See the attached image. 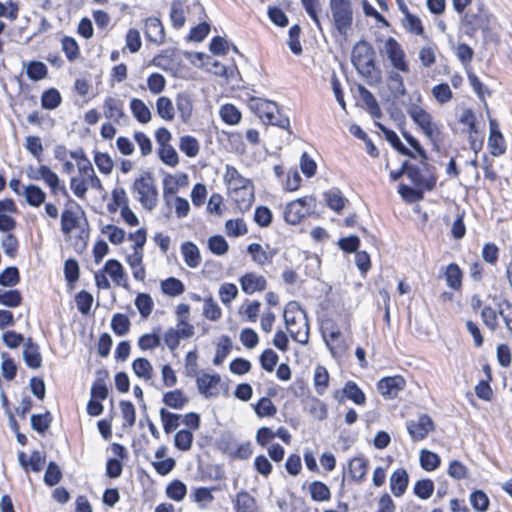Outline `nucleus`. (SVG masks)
<instances>
[{"instance_id":"obj_46","label":"nucleus","mask_w":512,"mask_h":512,"mask_svg":"<svg viewBox=\"0 0 512 512\" xmlns=\"http://www.w3.org/2000/svg\"><path fill=\"white\" fill-rule=\"evenodd\" d=\"M329 383V374L325 367L317 366L314 373V385L316 392L322 395Z\"/></svg>"},{"instance_id":"obj_39","label":"nucleus","mask_w":512,"mask_h":512,"mask_svg":"<svg viewBox=\"0 0 512 512\" xmlns=\"http://www.w3.org/2000/svg\"><path fill=\"white\" fill-rule=\"evenodd\" d=\"M130 320L125 314L117 313L111 320V328L118 336L126 335L130 330Z\"/></svg>"},{"instance_id":"obj_55","label":"nucleus","mask_w":512,"mask_h":512,"mask_svg":"<svg viewBox=\"0 0 512 512\" xmlns=\"http://www.w3.org/2000/svg\"><path fill=\"white\" fill-rule=\"evenodd\" d=\"M101 232L107 234L109 241L115 245L121 244L125 239V231L111 224L103 226Z\"/></svg>"},{"instance_id":"obj_50","label":"nucleus","mask_w":512,"mask_h":512,"mask_svg":"<svg viewBox=\"0 0 512 512\" xmlns=\"http://www.w3.org/2000/svg\"><path fill=\"white\" fill-rule=\"evenodd\" d=\"M179 148L188 157H195L199 153V143L191 136L181 137Z\"/></svg>"},{"instance_id":"obj_44","label":"nucleus","mask_w":512,"mask_h":512,"mask_svg":"<svg viewBox=\"0 0 512 512\" xmlns=\"http://www.w3.org/2000/svg\"><path fill=\"white\" fill-rule=\"evenodd\" d=\"M22 296L18 290H1L0 289V305L10 308L17 307L21 304Z\"/></svg>"},{"instance_id":"obj_24","label":"nucleus","mask_w":512,"mask_h":512,"mask_svg":"<svg viewBox=\"0 0 512 512\" xmlns=\"http://www.w3.org/2000/svg\"><path fill=\"white\" fill-rule=\"evenodd\" d=\"M376 125L378 126V128L384 133L385 135V138L388 142H390V144L398 151L400 152L401 154L403 155H406L408 157H411V158H414V154L409 150L407 149L403 143L400 141L399 137L397 136V134L386 128L384 125H382L381 123H376Z\"/></svg>"},{"instance_id":"obj_64","label":"nucleus","mask_w":512,"mask_h":512,"mask_svg":"<svg viewBox=\"0 0 512 512\" xmlns=\"http://www.w3.org/2000/svg\"><path fill=\"white\" fill-rule=\"evenodd\" d=\"M193 499L201 508H206L207 505L213 501L214 497L211 489L200 487L194 490Z\"/></svg>"},{"instance_id":"obj_57","label":"nucleus","mask_w":512,"mask_h":512,"mask_svg":"<svg viewBox=\"0 0 512 512\" xmlns=\"http://www.w3.org/2000/svg\"><path fill=\"white\" fill-rule=\"evenodd\" d=\"M160 159L169 166H176L179 162L178 154L173 146H163L158 150Z\"/></svg>"},{"instance_id":"obj_49","label":"nucleus","mask_w":512,"mask_h":512,"mask_svg":"<svg viewBox=\"0 0 512 512\" xmlns=\"http://www.w3.org/2000/svg\"><path fill=\"white\" fill-rule=\"evenodd\" d=\"M225 231L230 237H239L245 235L248 232V229L242 219H231L225 223Z\"/></svg>"},{"instance_id":"obj_8","label":"nucleus","mask_w":512,"mask_h":512,"mask_svg":"<svg viewBox=\"0 0 512 512\" xmlns=\"http://www.w3.org/2000/svg\"><path fill=\"white\" fill-rule=\"evenodd\" d=\"M288 310L284 313V320L286 328L294 341L300 344H307L309 341V326L305 315L297 319L295 316H290Z\"/></svg>"},{"instance_id":"obj_29","label":"nucleus","mask_w":512,"mask_h":512,"mask_svg":"<svg viewBox=\"0 0 512 512\" xmlns=\"http://www.w3.org/2000/svg\"><path fill=\"white\" fill-rule=\"evenodd\" d=\"M445 279L447 285L454 289L458 290L462 284V271L459 266L455 263H450L445 270Z\"/></svg>"},{"instance_id":"obj_25","label":"nucleus","mask_w":512,"mask_h":512,"mask_svg":"<svg viewBox=\"0 0 512 512\" xmlns=\"http://www.w3.org/2000/svg\"><path fill=\"white\" fill-rule=\"evenodd\" d=\"M247 251L251 254L252 259L258 265H264L266 263L271 262L275 252L274 251H266L262 248V246L258 243H251Z\"/></svg>"},{"instance_id":"obj_42","label":"nucleus","mask_w":512,"mask_h":512,"mask_svg":"<svg viewBox=\"0 0 512 512\" xmlns=\"http://www.w3.org/2000/svg\"><path fill=\"white\" fill-rule=\"evenodd\" d=\"M344 395L352 400L357 405H362L365 403V394L362 390L356 385V383L349 381L343 388Z\"/></svg>"},{"instance_id":"obj_41","label":"nucleus","mask_w":512,"mask_h":512,"mask_svg":"<svg viewBox=\"0 0 512 512\" xmlns=\"http://www.w3.org/2000/svg\"><path fill=\"white\" fill-rule=\"evenodd\" d=\"M20 281L19 270L15 266L6 267L0 274V285L4 287H14Z\"/></svg>"},{"instance_id":"obj_52","label":"nucleus","mask_w":512,"mask_h":512,"mask_svg":"<svg viewBox=\"0 0 512 512\" xmlns=\"http://www.w3.org/2000/svg\"><path fill=\"white\" fill-rule=\"evenodd\" d=\"M208 247L215 255H224L228 252L229 245L221 235H215L208 239Z\"/></svg>"},{"instance_id":"obj_7","label":"nucleus","mask_w":512,"mask_h":512,"mask_svg":"<svg viewBox=\"0 0 512 512\" xmlns=\"http://www.w3.org/2000/svg\"><path fill=\"white\" fill-rule=\"evenodd\" d=\"M312 203H315V198L312 196H306L290 202L284 211L285 221L291 225L298 224L306 214L310 213Z\"/></svg>"},{"instance_id":"obj_16","label":"nucleus","mask_w":512,"mask_h":512,"mask_svg":"<svg viewBox=\"0 0 512 512\" xmlns=\"http://www.w3.org/2000/svg\"><path fill=\"white\" fill-rule=\"evenodd\" d=\"M145 35L150 42L163 43L165 39L164 27L156 17H150L145 21Z\"/></svg>"},{"instance_id":"obj_4","label":"nucleus","mask_w":512,"mask_h":512,"mask_svg":"<svg viewBox=\"0 0 512 512\" xmlns=\"http://www.w3.org/2000/svg\"><path fill=\"white\" fill-rule=\"evenodd\" d=\"M375 51L372 46L364 41H358L352 52V62L356 69L363 75H371L375 69Z\"/></svg>"},{"instance_id":"obj_19","label":"nucleus","mask_w":512,"mask_h":512,"mask_svg":"<svg viewBox=\"0 0 512 512\" xmlns=\"http://www.w3.org/2000/svg\"><path fill=\"white\" fill-rule=\"evenodd\" d=\"M225 180L228 184L229 192L253 186L251 180L243 177L236 168L231 166L226 168Z\"/></svg>"},{"instance_id":"obj_26","label":"nucleus","mask_w":512,"mask_h":512,"mask_svg":"<svg viewBox=\"0 0 512 512\" xmlns=\"http://www.w3.org/2000/svg\"><path fill=\"white\" fill-rule=\"evenodd\" d=\"M326 204L336 212H340L348 202L339 189H331L324 193Z\"/></svg>"},{"instance_id":"obj_1","label":"nucleus","mask_w":512,"mask_h":512,"mask_svg":"<svg viewBox=\"0 0 512 512\" xmlns=\"http://www.w3.org/2000/svg\"><path fill=\"white\" fill-rule=\"evenodd\" d=\"M132 191L145 209L152 211L157 206L158 190L150 172H143L134 180Z\"/></svg>"},{"instance_id":"obj_20","label":"nucleus","mask_w":512,"mask_h":512,"mask_svg":"<svg viewBox=\"0 0 512 512\" xmlns=\"http://www.w3.org/2000/svg\"><path fill=\"white\" fill-rule=\"evenodd\" d=\"M368 463L364 457H354L348 462V473L353 481L362 482L365 479Z\"/></svg>"},{"instance_id":"obj_54","label":"nucleus","mask_w":512,"mask_h":512,"mask_svg":"<svg viewBox=\"0 0 512 512\" xmlns=\"http://www.w3.org/2000/svg\"><path fill=\"white\" fill-rule=\"evenodd\" d=\"M434 492V483L430 479L419 480L414 486V493L420 499H428Z\"/></svg>"},{"instance_id":"obj_6","label":"nucleus","mask_w":512,"mask_h":512,"mask_svg":"<svg viewBox=\"0 0 512 512\" xmlns=\"http://www.w3.org/2000/svg\"><path fill=\"white\" fill-rule=\"evenodd\" d=\"M490 18L480 7L470 9L462 19L465 33L473 36L477 31L486 34L489 30Z\"/></svg>"},{"instance_id":"obj_38","label":"nucleus","mask_w":512,"mask_h":512,"mask_svg":"<svg viewBox=\"0 0 512 512\" xmlns=\"http://www.w3.org/2000/svg\"><path fill=\"white\" fill-rule=\"evenodd\" d=\"M187 494V486L180 480H173L166 487V495L174 501H181Z\"/></svg>"},{"instance_id":"obj_15","label":"nucleus","mask_w":512,"mask_h":512,"mask_svg":"<svg viewBox=\"0 0 512 512\" xmlns=\"http://www.w3.org/2000/svg\"><path fill=\"white\" fill-rule=\"evenodd\" d=\"M231 199L235 202L240 212L248 211L254 202V186H247L229 192Z\"/></svg>"},{"instance_id":"obj_11","label":"nucleus","mask_w":512,"mask_h":512,"mask_svg":"<svg viewBox=\"0 0 512 512\" xmlns=\"http://www.w3.org/2000/svg\"><path fill=\"white\" fill-rule=\"evenodd\" d=\"M405 386L406 381L402 376L385 377L377 383L379 393L388 399L396 398Z\"/></svg>"},{"instance_id":"obj_60","label":"nucleus","mask_w":512,"mask_h":512,"mask_svg":"<svg viewBox=\"0 0 512 512\" xmlns=\"http://www.w3.org/2000/svg\"><path fill=\"white\" fill-rule=\"evenodd\" d=\"M231 349V340L228 336L222 337V342L218 344L216 349V355L214 357L213 363L215 365H221L226 357L228 356Z\"/></svg>"},{"instance_id":"obj_9","label":"nucleus","mask_w":512,"mask_h":512,"mask_svg":"<svg viewBox=\"0 0 512 512\" xmlns=\"http://www.w3.org/2000/svg\"><path fill=\"white\" fill-rule=\"evenodd\" d=\"M384 53L387 55L394 68L404 73L409 72V66L405 60V53L400 44L393 37H389L386 40Z\"/></svg>"},{"instance_id":"obj_58","label":"nucleus","mask_w":512,"mask_h":512,"mask_svg":"<svg viewBox=\"0 0 512 512\" xmlns=\"http://www.w3.org/2000/svg\"><path fill=\"white\" fill-rule=\"evenodd\" d=\"M147 86L152 94L157 95L164 91L166 80L162 74L153 73L147 80Z\"/></svg>"},{"instance_id":"obj_3","label":"nucleus","mask_w":512,"mask_h":512,"mask_svg":"<svg viewBox=\"0 0 512 512\" xmlns=\"http://www.w3.org/2000/svg\"><path fill=\"white\" fill-rule=\"evenodd\" d=\"M334 28L341 35L346 36L351 29L353 11L350 0H329Z\"/></svg>"},{"instance_id":"obj_18","label":"nucleus","mask_w":512,"mask_h":512,"mask_svg":"<svg viewBox=\"0 0 512 512\" xmlns=\"http://www.w3.org/2000/svg\"><path fill=\"white\" fill-rule=\"evenodd\" d=\"M104 272L109 274L112 280L118 285L126 288L127 284V276L124 272L123 266L121 263L115 259L108 260L103 268Z\"/></svg>"},{"instance_id":"obj_37","label":"nucleus","mask_w":512,"mask_h":512,"mask_svg":"<svg viewBox=\"0 0 512 512\" xmlns=\"http://www.w3.org/2000/svg\"><path fill=\"white\" fill-rule=\"evenodd\" d=\"M309 492L314 501H327L331 497L330 489L320 481H313L309 485Z\"/></svg>"},{"instance_id":"obj_2","label":"nucleus","mask_w":512,"mask_h":512,"mask_svg":"<svg viewBox=\"0 0 512 512\" xmlns=\"http://www.w3.org/2000/svg\"><path fill=\"white\" fill-rule=\"evenodd\" d=\"M249 107L253 110L261 119L269 124L278 126L286 129L290 125L288 118L283 117L278 109L275 102L268 101L261 98H252L249 102Z\"/></svg>"},{"instance_id":"obj_43","label":"nucleus","mask_w":512,"mask_h":512,"mask_svg":"<svg viewBox=\"0 0 512 512\" xmlns=\"http://www.w3.org/2000/svg\"><path fill=\"white\" fill-rule=\"evenodd\" d=\"M134 373L145 380L152 378V365L146 358H137L132 364Z\"/></svg>"},{"instance_id":"obj_35","label":"nucleus","mask_w":512,"mask_h":512,"mask_svg":"<svg viewBox=\"0 0 512 512\" xmlns=\"http://www.w3.org/2000/svg\"><path fill=\"white\" fill-rule=\"evenodd\" d=\"M62 97L55 88H50L43 92L41 96V105L44 109L53 110L60 106Z\"/></svg>"},{"instance_id":"obj_47","label":"nucleus","mask_w":512,"mask_h":512,"mask_svg":"<svg viewBox=\"0 0 512 512\" xmlns=\"http://www.w3.org/2000/svg\"><path fill=\"white\" fill-rule=\"evenodd\" d=\"M170 18L175 28H180L185 23V10L182 1H173L171 5Z\"/></svg>"},{"instance_id":"obj_51","label":"nucleus","mask_w":512,"mask_h":512,"mask_svg":"<svg viewBox=\"0 0 512 512\" xmlns=\"http://www.w3.org/2000/svg\"><path fill=\"white\" fill-rule=\"evenodd\" d=\"M193 434L189 430H180L175 434V447L182 451H187L192 447Z\"/></svg>"},{"instance_id":"obj_59","label":"nucleus","mask_w":512,"mask_h":512,"mask_svg":"<svg viewBox=\"0 0 512 512\" xmlns=\"http://www.w3.org/2000/svg\"><path fill=\"white\" fill-rule=\"evenodd\" d=\"M238 295V288L235 284L224 283L219 288V296L224 305H228Z\"/></svg>"},{"instance_id":"obj_23","label":"nucleus","mask_w":512,"mask_h":512,"mask_svg":"<svg viewBox=\"0 0 512 512\" xmlns=\"http://www.w3.org/2000/svg\"><path fill=\"white\" fill-rule=\"evenodd\" d=\"M130 109L133 116L142 124H146L151 121L152 113L148 106L138 98H133L130 101Z\"/></svg>"},{"instance_id":"obj_5","label":"nucleus","mask_w":512,"mask_h":512,"mask_svg":"<svg viewBox=\"0 0 512 512\" xmlns=\"http://www.w3.org/2000/svg\"><path fill=\"white\" fill-rule=\"evenodd\" d=\"M408 114L413 121L420 127L426 137L437 146L440 131L437 124L433 121L432 116L418 105H411L408 108Z\"/></svg>"},{"instance_id":"obj_33","label":"nucleus","mask_w":512,"mask_h":512,"mask_svg":"<svg viewBox=\"0 0 512 512\" xmlns=\"http://www.w3.org/2000/svg\"><path fill=\"white\" fill-rule=\"evenodd\" d=\"M235 507L237 512H256L255 499L247 492H239L236 496Z\"/></svg>"},{"instance_id":"obj_56","label":"nucleus","mask_w":512,"mask_h":512,"mask_svg":"<svg viewBox=\"0 0 512 512\" xmlns=\"http://www.w3.org/2000/svg\"><path fill=\"white\" fill-rule=\"evenodd\" d=\"M403 13L405 15L404 26L409 31H411L417 35L423 34V26H422L421 20L417 16L411 14L408 11L407 7H404Z\"/></svg>"},{"instance_id":"obj_48","label":"nucleus","mask_w":512,"mask_h":512,"mask_svg":"<svg viewBox=\"0 0 512 512\" xmlns=\"http://www.w3.org/2000/svg\"><path fill=\"white\" fill-rule=\"evenodd\" d=\"M219 113L222 120L230 125L237 124L241 119L240 111L232 104L222 106Z\"/></svg>"},{"instance_id":"obj_17","label":"nucleus","mask_w":512,"mask_h":512,"mask_svg":"<svg viewBox=\"0 0 512 512\" xmlns=\"http://www.w3.org/2000/svg\"><path fill=\"white\" fill-rule=\"evenodd\" d=\"M408 473L404 468L396 469L390 477V488L394 496H402L408 486Z\"/></svg>"},{"instance_id":"obj_12","label":"nucleus","mask_w":512,"mask_h":512,"mask_svg":"<svg viewBox=\"0 0 512 512\" xmlns=\"http://www.w3.org/2000/svg\"><path fill=\"white\" fill-rule=\"evenodd\" d=\"M79 176L90 186L92 189L103 190V185L96 175L92 164L85 157L81 155V161L77 162Z\"/></svg>"},{"instance_id":"obj_61","label":"nucleus","mask_w":512,"mask_h":512,"mask_svg":"<svg viewBox=\"0 0 512 512\" xmlns=\"http://www.w3.org/2000/svg\"><path fill=\"white\" fill-rule=\"evenodd\" d=\"M62 477V472L55 462H50L44 475V482L48 486L56 485Z\"/></svg>"},{"instance_id":"obj_62","label":"nucleus","mask_w":512,"mask_h":512,"mask_svg":"<svg viewBox=\"0 0 512 512\" xmlns=\"http://www.w3.org/2000/svg\"><path fill=\"white\" fill-rule=\"evenodd\" d=\"M75 302L78 310L82 314H88L91 310V306L93 303V296L90 293L83 290L76 295Z\"/></svg>"},{"instance_id":"obj_28","label":"nucleus","mask_w":512,"mask_h":512,"mask_svg":"<svg viewBox=\"0 0 512 512\" xmlns=\"http://www.w3.org/2000/svg\"><path fill=\"white\" fill-rule=\"evenodd\" d=\"M160 286L162 292L170 297L179 296L185 290L184 284L175 277H169L165 280H162Z\"/></svg>"},{"instance_id":"obj_53","label":"nucleus","mask_w":512,"mask_h":512,"mask_svg":"<svg viewBox=\"0 0 512 512\" xmlns=\"http://www.w3.org/2000/svg\"><path fill=\"white\" fill-rule=\"evenodd\" d=\"M420 463L423 469L426 471L435 470L440 465V458L437 454L422 450L420 453Z\"/></svg>"},{"instance_id":"obj_21","label":"nucleus","mask_w":512,"mask_h":512,"mask_svg":"<svg viewBox=\"0 0 512 512\" xmlns=\"http://www.w3.org/2000/svg\"><path fill=\"white\" fill-rule=\"evenodd\" d=\"M104 108V114L108 119L120 122L121 119L127 118L123 110L122 102L113 97L106 98Z\"/></svg>"},{"instance_id":"obj_32","label":"nucleus","mask_w":512,"mask_h":512,"mask_svg":"<svg viewBox=\"0 0 512 512\" xmlns=\"http://www.w3.org/2000/svg\"><path fill=\"white\" fill-rule=\"evenodd\" d=\"M405 175L410 179L412 184L417 187L425 186L428 190L432 189V185L425 181L424 176L420 169L414 165H410L407 161L404 162Z\"/></svg>"},{"instance_id":"obj_36","label":"nucleus","mask_w":512,"mask_h":512,"mask_svg":"<svg viewBox=\"0 0 512 512\" xmlns=\"http://www.w3.org/2000/svg\"><path fill=\"white\" fill-rule=\"evenodd\" d=\"M143 251H134L133 254L129 255L127 260L130 267L133 270V276L135 279L143 281L145 278V269L142 266Z\"/></svg>"},{"instance_id":"obj_63","label":"nucleus","mask_w":512,"mask_h":512,"mask_svg":"<svg viewBox=\"0 0 512 512\" xmlns=\"http://www.w3.org/2000/svg\"><path fill=\"white\" fill-rule=\"evenodd\" d=\"M470 502L475 510L481 512L486 511L489 506V499L487 495L481 490L475 491L471 494Z\"/></svg>"},{"instance_id":"obj_14","label":"nucleus","mask_w":512,"mask_h":512,"mask_svg":"<svg viewBox=\"0 0 512 512\" xmlns=\"http://www.w3.org/2000/svg\"><path fill=\"white\" fill-rule=\"evenodd\" d=\"M197 387L205 397H215L219 394V375L202 374L197 377Z\"/></svg>"},{"instance_id":"obj_13","label":"nucleus","mask_w":512,"mask_h":512,"mask_svg":"<svg viewBox=\"0 0 512 512\" xmlns=\"http://www.w3.org/2000/svg\"><path fill=\"white\" fill-rule=\"evenodd\" d=\"M239 282L242 291L248 295L264 291L267 285L266 279L262 275H258L254 272L244 274L239 279Z\"/></svg>"},{"instance_id":"obj_27","label":"nucleus","mask_w":512,"mask_h":512,"mask_svg":"<svg viewBox=\"0 0 512 512\" xmlns=\"http://www.w3.org/2000/svg\"><path fill=\"white\" fill-rule=\"evenodd\" d=\"M156 111L160 118L166 121H172L175 117L174 106L166 96H161L156 101Z\"/></svg>"},{"instance_id":"obj_45","label":"nucleus","mask_w":512,"mask_h":512,"mask_svg":"<svg viewBox=\"0 0 512 512\" xmlns=\"http://www.w3.org/2000/svg\"><path fill=\"white\" fill-rule=\"evenodd\" d=\"M135 305L143 318L151 315L154 302L149 294L140 293L135 300Z\"/></svg>"},{"instance_id":"obj_30","label":"nucleus","mask_w":512,"mask_h":512,"mask_svg":"<svg viewBox=\"0 0 512 512\" xmlns=\"http://www.w3.org/2000/svg\"><path fill=\"white\" fill-rule=\"evenodd\" d=\"M189 399L184 395L181 390H174L164 394L163 402L173 408V409H182L187 403Z\"/></svg>"},{"instance_id":"obj_10","label":"nucleus","mask_w":512,"mask_h":512,"mask_svg":"<svg viewBox=\"0 0 512 512\" xmlns=\"http://www.w3.org/2000/svg\"><path fill=\"white\" fill-rule=\"evenodd\" d=\"M433 429V421L426 414L420 415L417 420H411L407 423V430L413 441L423 440Z\"/></svg>"},{"instance_id":"obj_31","label":"nucleus","mask_w":512,"mask_h":512,"mask_svg":"<svg viewBox=\"0 0 512 512\" xmlns=\"http://www.w3.org/2000/svg\"><path fill=\"white\" fill-rule=\"evenodd\" d=\"M176 106L181 119L186 122L190 119L193 111V103L189 95L178 94L176 97Z\"/></svg>"},{"instance_id":"obj_22","label":"nucleus","mask_w":512,"mask_h":512,"mask_svg":"<svg viewBox=\"0 0 512 512\" xmlns=\"http://www.w3.org/2000/svg\"><path fill=\"white\" fill-rule=\"evenodd\" d=\"M181 252L188 267L196 268L199 266L201 262L200 251L194 243L184 242L181 245Z\"/></svg>"},{"instance_id":"obj_40","label":"nucleus","mask_w":512,"mask_h":512,"mask_svg":"<svg viewBox=\"0 0 512 512\" xmlns=\"http://www.w3.org/2000/svg\"><path fill=\"white\" fill-rule=\"evenodd\" d=\"M160 417L163 423L164 431L167 434L171 433L172 431L178 428L179 421L182 418L181 415L171 413L164 408L160 410Z\"/></svg>"},{"instance_id":"obj_34","label":"nucleus","mask_w":512,"mask_h":512,"mask_svg":"<svg viewBox=\"0 0 512 512\" xmlns=\"http://www.w3.org/2000/svg\"><path fill=\"white\" fill-rule=\"evenodd\" d=\"M226 453L231 458L248 459L252 454V445L250 442L242 444H229L225 448Z\"/></svg>"}]
</instances>
